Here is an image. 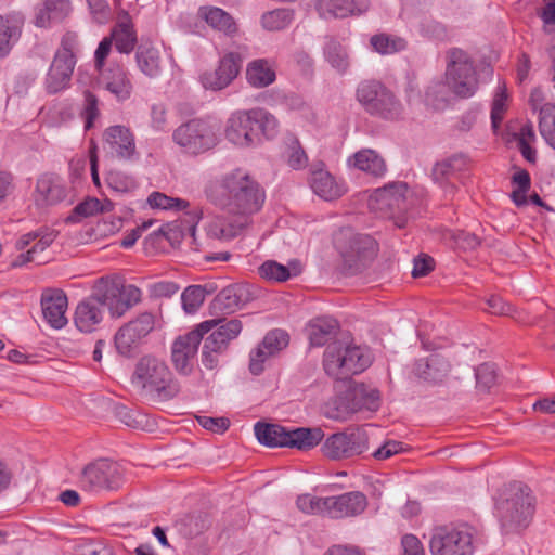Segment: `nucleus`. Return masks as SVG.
<instances>
[{
    "instance_id": "5fc2aeb1",
    "label": "nucleus",
    "mask_w": 555,
    "mask_h": 555,
    "mask_svg": "<svg viewBox=\"0 0 555 555\" xmlns=\"http://www.w3.org/2000/svg\"><path fill=\"white\" fill-rule=\"evenodd\" d=\"M325 56L332 67L336 70L343 73L348 68V56L340 44L334 41L328 42L325 49Z\"/></svg>"
},
{
    "instance_id": "ea45409f",
    "label": "nucleus",
    "mask_w": 555,
    "mask_h": 555,
    "mask_svg": "<svg viewBox=\"0 0 555 555\" xmlns=\"http://www.w3.org/2000/svg\"><path fill=\"white\" fill-rule=\"evenodd\" d=\"M296 506L304 514L330 518V496L304 493L297 496Z\"/></svg>"
},
{
    "instance_id": "7ed1b4c3",
    "label": "nucleus",
    "mask_w": 555,
    "mask_h": 555,
    "mask_svg": "<svg viewBox=\"0 0 555 555\" xmlns=\"http://www.w3.org/2000/svg\"><path fill=\"white\" fill-rule=\"evenodd\" d=\"M279 131L280 125L275 116L260 107L233 112L224 126L225 139L244 149L259 145L262 138L273 139Z\"/></svg>"
},
{
    "instance_id": "13d9d810",
    "label": "nucleus",
    "mask_w": 555,
    "mask_h": 555,
    "mask_svg": "<svg viewBox=\"0 0 555 555\" xmlns=\"http://www.w3.org/2000/svg\"><path fill=\"white\" fill-rule=\"evenodd\" d=\"M286 163L294 170L304 169L308 165V156L297 141L289 146L286 155Z\"/></svg>"
},
{
    "instance_id": "9d476101",
    "label": "nucleus",
    "mask_w": 555,
    "mask_h": 555,
    "mask_svg": "<svg viewBox=\"0 0 555 555\" xmlns=\"http://www.w3.org/2000/svg\"><path fill=\"white\" fill-rule=\"evenodd\" d=\"M474 541L475 529L469 526H439L433 529L428 544L431 555H473Z\"/></svg>"
},
{
    "instance_id": "39448f33",
    "label": "nucleus",
    "mask_w": 555,
    "mask_h": 555,
    "mask_svg": "<svg viewBox=\"0 0 555 555\" xmlns=\"http://www.w3.org/2000/svg\"><path fill=\"white\" fill-rule=\"evenodd\" d=\"M371 363L369 351L347 341H334L326 347L323 365L327 375L346 378L364 371Z\"/></svg>"
},
{
    "instance_id": "5701e85b",
    "label": "nucleus",
    "mask_w": 555,
    "mask_h": 555,
    "mask_svg": "<svg viewBox=\"0 0 555 555\" xmlns=\"http://www.w3.org/2000/svg\"><path fill=\"white\" fill-rule=\"evenodd\" d=\"M66 197V186L60 178L43 175L37 180L34 198L38 206L55 205Z\"/></svg>"
},
{
    "instance_id": "f3484780",
    "label": "nucleus",
    "mask_w": 555,
    "mask_h": 555,
    "mask_svg": "<svg viewBox=\"0 0 555 555\" xmlns=\"http://www.w3.org/2000/svg\"><path fill=\"white\" fill-rule=\"evenodd\" d=\"M241 69V57L233 52L220 59L216 69L207 70L201 76L206 90L220 91L232 83Z\"/></svg>"
},
{
    "instance_id": "2eb2a0df",
    "label": "nucleus",
    "mask_w": 555,
    "mask_h": 555,
    "mask_svg": "<svg viewBox=\"0 0 555 555\" xmlns=\"http://www.w3.org/2000/svg\"><path fill=\"white\" fill-rule=\"evenodd\" d=\"M370 435L363 427L328 436L322 444V453L330 460L358 456L369 450Z\"/></svg>"
},
{
    "instance_id": "f03ea898",
    "label": "nucleus",
    "mask_w": 555,
    "mask_h": 555,
    "mask_svg": "<svg viewBox=\"0 0 555 555\" xmlns=\"http://www.w3.org/2000/svg\"><path fill=\"white\" fill-rule=\"evenodd\" d=\"M141 300V291L126 284L117 275L98 279L92 286L90 298L78 304L74 322L80 332L90 333L103 320L100 306L107 308L112 318H120Z\"/></svg>"
},
{
    "instance_id": "9b49d317",
    "label": "nucleus",
    "mask_w": 555,
    "mask_h": 555,
    "mask_svg": "<svg viewBox=\"0 0 555 555\" xmlns=\"http://www.w3.org/2000/svg\"><path fill=\"white\" fill-rule=\"evenodd\" d=\"M412 204L413 197L404 182H393L377 189L369 199L372 210L387 214L398 228H403L406 224L408 220L401 215L408 211Z\"/></svg>"
},
{
    "instance_id": "680f3d73",
    "label": "nucleus",
    "mask_w": 555,
    "mask_h": 555,
    "mask_svg": "<svg viewBox=\"0 0 555 555\" xmlns=\"http://www.w3.org/2000/svg\"><path fill=\"white\" fill-rule=\"evenodd\" d=\"M85 108L82 116L85 119V128L89 130L94 120L99 117L98 99L89 91L85 92Z\"/></svg>"
},
{
    "instance_id": "ddd939ff",
    "label": "nucleus",
    "mask_w": 555,
    "mask_h": 555,
    "mask_svg": "<svg viewBox=\"0 0 555 555\" xmlns=\"http://www.w3.org/2000/svg\"><path fill=\"white\" fill-rule=\"evenodd\" d=\"M446 79L454 95L472 96L478 87L476 69L468 54L461 49L448 52Z\"/></svg>"
},
{
    "instance_id": "8fccbe9b",
    "label": "nucleus",
    "mask_w": 555,
    "mask_h": 555,
    "mask_svg": "<svg viewBox=\"0 0 555 555\" xmlns=\"http://www.w3.org/2000/svg\"><path fill=\"white\" fill-rule=\"evenodd\" d=\"M508 106V93L505 83H499L492 102L491 122L498 129Z\"/></svg>"
},
{
    "instance_id": "7c9ffc66",
    "label": "nucleus",
    "mask_w": 555,
    "mask_h": 555,
    "mask_svg": "<svg viewBox=\"0 0 555 555\" xmlns=\"http://www.w3.org/2000/svg\"><path fill=\"white\" fill-rule=\"evenodd\" d=\"M51 245H14V258L12 267H21L27 263L43 264L53 259Z\"/></svg>"
},
{
    "instance_id": "49530a36",
    "label": "nucleus",
    "mask_w": 555,
    "mask_h": 555,
    "mask_svg": "<svg viewBox=\"0 0 555 555\" xmlns=\"http://www.w3.org/2000/svg\"><path fill=\"white\" fill-rule=\"evenodd\" d=\"M153 209L181 211L190 207V203L183 198L171 197L162 192H152L146 199Z\"/></svg>"
},
{
    "instance_id": "774afa93",
    "label": "nucleus",
    "mask_w": 555,
    "mask_h": 555,
    "mask_svg": "<svg viewBox=\"0 0 555 555\" xmlns=\"http://www.w3.org/2000/svg\"><path fill=\"white\" fill-rule=\"evenodd\" d=\"M366 236L357 234L349 227H340L333 235L336 243H365Z\"/></svg>"
},
{
    "instance_id": "20e7f679",
    "label": "nucleus",
    "mask_w": 555,
    "mask_h": 555,
    "mask_svg": "<svg viewBox=\"0 0 555 555\" xmlns=\"http://www.w3.org/2000/svg\"><path fill=\"white\" fill-rule=\"evenodd\" d=\"M131 385L142 397L154 402L168 401L180 391L179 383L166 362L150 354L137 362Z\"/></svg>"
},
{
    "instance_id": "c85d7f7f",
    "label": "nucleus",
    "mask_w": 555,
    "mask_h": 555,
    "mask_svg": "<svg viewBox=\"0 0 555 555\" xmlns=\"http://www.w3.org/2000/svg\"><path fill=\"white\" fill-rule=\"evenodd\" d=\"M248 289L243 284H233L223 288L214 299L211 308L224 313L235 312L248 300Z\"/></svg>"
},
{
    "instance_id": "f8f14e48",
    "label": "nucleus",
    "mask_w": 555,
    "mask_h": 555,
    "mask_svg": "<svg viewBox=\"0 0 555 555\" xmlns=\"http://www.w3.org/2000/svg\"><path fill=\"white\" fill-rule=\"evenodd\" d=\"M217 325L216 320H207L195 328L177 336L171 344V362L178 374L189 376L194 370L198 347L206 333Z\"/></svg>"
},
{
    "instance_id": "2f4dec72",
    "label": "nucleus",
    "mask_w": 555,
    "mask_h": 555,
    "mask_svg": "<svg viewBox=\"0 0 555 555\" xmlns=\"http://www.w3.org/2000/svg\"><path fill=\"white\" fill-rule=\"evenodd\" d=\"M348 164L373 177H383L387 170L384 158L371 149H363L354 153L348 159Z\"/></svg>"
},
{
    "instance_id": "37998d69",
    "label": "nucleus",
    "mask_w": 555,
    "mask_h": 555,
    "mask_svg": "<svg viewBox=\"0 0 555 555\" xmlns=\"http://www.w3.org/2000/svg\"><path fill=\"white\" fill-rule=\"evenodd\" d=\"M294 13L289 9H276L266 12L261 16V25L269 31H279L291 25Z\"/></svg>"
},
{
    "instance_id": "3c124183",
    "label": "nucleus",
    "mask_w": 555,
    "mask_h": 555,
    "mask_svg": "<svg viewBox=\"0 0 555 555\" xmlns=\"http://www.w3.org/2000/svg\"><path fill=\"white\" fill-rule=\"evenodd\" d=\"M210 291H206L205 286L192 285L186 287L182 295V307L186 313H194L203 305L205 296Z\"/></svg>"
},
{
    "instance_id": "4c0bfd02",
    "label": "nucleus",
    "mask_w": 555,
    "mask_h": 555,
    "mask_svg": "<svg viewBox=\"0 0 555 555\" xmlns=\"http://www.w3.org/2000/svg\"><path fill=\"white\" fill-rule=\"evenodd\" d=\"M453 94L447 79L433 80L426 88L424 100L426 105L434 109H443L450 102Z\"/></svg>"
},
{
    "instance_id": "09e8293b",
    "label": "nucleus",
    "mask_w": 555,
    "mask_h": 555,
    "mask_svg": "<svg viewBox=\"0 0 555 555\" xmlns=\"http://www.w3.org/2000/svg\"><path fill=\"white\" fill-rule=\"evenodd\" d=\"M373 49L380 54H392L406 47L404 39L396 36L379 34L371 38Z\"/></svg>"
},
{
    "instance_id": "dca6fc26",
    "label": "nucleus",
    "mask_w": 555,
    "mask_h": 555,
    "mask_svg": "<svg viewBox=\"0 0 555 555\" xmlns=\"http://www.w3.org/2000/svg\"><path fill=\"white\" fill-rule=\"evenodd\" d=\"M80 481L88 491L116 490L124 482V469L115 462L101 459L83 468Z\"/></svg>"
},
{
    "instance_id": "393cba45",
    "label": "nucleus",
    "mask_w": 555,
    "mask_h": 555,
    "mask_svg": "<svg viewBox=\"0 0 555 555\" xmlns=\"http://www.w3.org/2000/svg\"><path fill=\"white\" fill-rule=\"evenodd\" d=\"M70 12L69 0H42L35 9L34 23L37 27L46 28L62 22Z\"/></svg>"
},
{
    "instance_id": "4be33fe9",
    "label": "nucleus",
    "mask_w": 555,
    "mask_h": 555,
    "mask_svg": "<svg viewBox=\"0 0 555 555\" xmlns=\"http://www.w3.org/2000/svg\"><path fill=\"white\" fill-rule=\"evenodd\" d=\"M369 0H315L314 8L322 18H344L367 11Z\"/></svg>"
},
{
    "instance_id": "79ce46f5",
    "label": "nucleus",
    "mask_w": 555,
    "mask_h": 555,
    "mask_svg": "<svg viewBox=\"0 0 555 555\" xmlns=\"http://www.w3.org/2000/svg\"><path fill=\"white\" fill-rule=\"evenodd\" d=\"M539 129L542 138L555 150V104L546 103L541 107Z\"/></svg>"
},
{
    "instance_id": "a18cd8bd",
    "label": "nucleus",
    "mask_w": 555,
    "mask_h": 555,
    "mask_svg": "<svg viewBox=\"0 0 555 555\" xmlns=\"http://www.w3.org/2000/svg\"><path fill=\"white\" fill-rule=\"evenodd\" d=\"M351 399L356 405H359V411L362 409L375 411L379 406V391L364 385H357L351 389Z\"/></svg>"
},
{
    "instance_id": "1a4fd4ad",
    "label": "nucleus",
    "mask_w": 555,
    "mask_h": 555,
    "mask_svg": "<svg viewBox=\"0 0 555 555\" xmlns=\"http://www.w3.org/2000/svg\"><path fill=\"white\" fill-rule=\"evenodd\" d=\"M496 514L502 526L514 530L528 526L534 511V499L528 489L512 488L496 502Z\"/></svg>"
},
{
    "instance_id": "e433bc0d",
    "label": "nucleus",
    "mask_w": 555,
    "mask_h": 555,
    "mask_svg": "<svg viewBox=\"0 0 555 555\" xmlns=\"http://www.w3.org/2000/svg\"><path fill=\"white\" fill-rule=\"evenodd\" d=\"M338 327L336 320L332 318H318L313 320L308 327L310 344L321 347L334 335Z\"/></svg>"
},
{
    "instance_id": "473e14b6",
    "label": "nucleus",
    "mask_w": 555,
    "mask_h": 555,
    "mask_svg": "<svg viewBox=\"0 0 555 555\" xmlns=\"http://www.w3.org/2000/svg\"><path fill=\"white\" fill-rule=\"evenodd\" d=\"M114 203L108 198L100 201L96 197H87L75 206L72 212L67 216L66 221L70 223H77L86 218L95 217L100 214L111 212L114 210Z\"/></svg>"
},
{
    "instance_id": "bf43d9fd",
    "label": "nucleus",
    "mask_w": 555,
    "mask_h": 555,
    "mask_svg": "<svg viewBox=\"0 0 555 555\" xmlns=\"http://www.w3.org/2000/svg\"><path fill=\"white\" fill-rule=\"evenodd\" d=\"M435 266L436 262L431 256L421 253L413 260L412 276H426L435 269Z\"/></svg>"
},
{
    "instance_id": "6e6d98bb",
    "label": "nucleus",
    "mask_w": 555,
    "mask_h": 555,
    "mask_svg": "<svg viewBox=\"0 0 555 555\" xmlns=\"http://www.w3.org/2000/svg\"><path fill=\"white\" fill-rule=\"evenodd\" d=\"M259 274L266 280L279 283L289 279L288 269L274 260L263 262L259 267Z\"/></svg>"
},
{
    "instance_id": "0e129e2a",
    "label": "nucleus",
    "mask_w": 555,
    "mask_h": 555,
    "mask_svg": "<svg viewBox=\"0 0 555 555\" xmlns=\"http://www.w3.org/2000/svg\"><path fill=\"white\" fill-rule=\"evenodd\" d=\"M401 555H425L423 543L414 534H404L401 538Z\"/></svg>"
},
{
    "instance_id": "69168bd1",
    "label": "nucleus",
    "mask_w": 555,
    "mask_h": 555,
    "mask_svg": "<svg viewBox=\"0 0 555 555\" xmlns=\"http://www.w3.org/2000/svg\"><path fill=\"white\" fill-rule=\"evenodd\" d=\"M197 422L203 428L218 434L225 431L230 425L225 417L198 416Z\"/></svg>"
},
{
    "instance_id": "58836bf2",
    "label": "nucleus",
    "mask_w": 555,
    "mask_h": 555,
    "mask_svg": "<svg viewBox=\"0 0 555 555\" xmlns=\"http://www.w3.org/2000/svg\"><path fill=\"white\" fill-rule=\"evenodd\" d=\"M359 411V405L351 399V390L345 396L337 397L324 406L326 417L336 421H346L350 415Z\"/></svg>"
},
{
    "instance_id": "423d86ee",
    "label": "nucleus",
    "mask_w": 555,
    "mask_h": 555,
    "mask_svg": "<svg viewBox=\"0 0 555 555\" xmlns=\"http://www.w3.org/2000/svg\"><path fill=\"white\" fill-rule=\"evenodd\" d=\"M255 435L261 444L267 447H288L299 450H310L318 446L324 437L321 428L286 429L278 424L257 423Z\"/></svg>"
},
{
    "instance_id": "6e6552de",
    "label": "nucleus",
    "mask_w": 555,
    "mask_h": 555,
    "mask_svg": "<svg viewBox=\"0 0 555 555\" xmlns=\"http://www.w3.org/2000/svg\"><path fill=\"white\" fill-rule=\"evenodd\" d=\"M220 127L210 119H192L179 126L172 139L190 154L206 152L218 144Z\"/></svg>"
},
{
    "instance_id": "c03bdc74",
    "label": "nucleus",
    "mask_w": 555,
    "mask_h": 555,
    "mask_svg": "<svg viewBox=\"0 0 555 555\" xmlns=\"http://www.w3.org/2000/svg\"><path fill=\"white\" fill-rule=\"evenodd\" d=\"M464 165L465 158L463 156H452L438 162L433 168V179L435 182L443 184L453 177L456 171L461 170Z\"/></svg>"
},
{
    "instance_id": "cd10ccee",
    "label": "nucleus",
    "mask_w": 555,
    "mask_h": 555,
    "mask_svg": "<svg viewBox=\"0 0 555 555\" xmlns=\"http://www.w3.org/2000/svg\"><path fill=\"white\" fill-rule=\"evenodd\" d=\"M217 325L216 330L206 338L205 347L207 349L214 350V352H221L227 347L228 344L236 338L242 331V323L237 319H231L229 321H221L215 319Z\"/></svg>"
},
{
    "instance_id": "338daca9",
    "label": "nucleus",
    "mask_w": 555,
    "mask_h": 555,
    "mask_svg": "<svg viewBox=\"0 0 555 555\" xmlns=\"http://www.w3.org/2000/svg\"><path fill=\"white\" fill-rule=\"evenodd\" d=\"M111 49L112 38H103L94 53V67L98 73H101L106 69L104 68L105 60L108 56Z\"/></svg>"
},
{
    "instance_id": "bb28decb",
    "label": "nucleus",
    "mask_w": 555,
    "mask_h": 555,
    "mask_svg": "<svg viewBox=\"0 0 555 555\" xmlns=\"http://www.w3.org/2000/svg\"><path fill=\"white\" fill-rule=\"evenodd\" d=\"M450 363L439 353L420 359L415 363L414 373L417 377L430 382H442L450 372Z\"/></svg>"
},
{
    "instance_id": "f704fd0d",
    "label": "nucleus",
    "mask_w": 555,
    "mask_h": 555,
    "mask_svg": "<svg viewBox=\"0 0 555 555\" xmlns=\"http://www.w3.org/2000/svg\"><path fill=\"white\" fill-rule=\"evenodd\" d=\"M276 78L274 64L266 59L254 60L246 68V79L255 88H264Z\"/></svg>"
},
{
    "instance_id": "f257e3e1",
    "label": "nucleus",
    "mask_w": 555,
    "mask_h": 555,
    "mask_svg": "<svg viewBox=\"0 0 555 555\" xmlns=\"http://www.w3.org/2000/svg\"><path fill=\"white\" fill-rule=\"evenodd\" d=\"M207 197L217 206L238 218L231 222L215 219L208 225V234L214 240H234L249 224L250 216L263 206L266 194L259 183L242 169L224 175L219 181L206 188Z\"/></svg>"
},
{
    "instance_id": "a878e982",
    "label": "nucleus",
    "mask_w": 555,
    "mask_h": 555,
    "mask_svg": "<svg viewBox=\"0 0 555 555\" xmlns=\"http://www.w3.org/2000/svg\"><path fill=\"white\" fill-rule=\"evenodd\" d=\"M310 185L313 192L325 201L337 199L343 196L347 190L343 181L337 180L323 168L312 170Z\"/></svg>"
},
{
    "instance_id": "72a5a7b5",
    "label": "nucleus",
    "mask_w": 555,
    "mask_h": 555,
    "mask_svg": "<svg viewBox=\"0 0 555 555\" xmlns=\"http://www.w3.org/2000/svg\"><path fill=\"white\" fill-rule=\"evenodd\" d=\"M23 17L20 14H0V57L5 56L18 40Z\"/></svg>"
},
{
    "instance_id": "c9c22d12",
    "label": "nucleus",
    "mask_w": 555,
    "mask_h": 555,
    "mask_svg": "<svg viewBox=\"0 0 555 555\" xmlns=\"http://www.w3.org/2000/svg\"><path fill=\"white\" fill-rule=\"evenodd\" d=\"M196 227L195 224H189L185 231L182 228V223L171 222L163 224L157 231H153L150 234L152 242L178 243L180 241L195 240Z\"/></svg>"
},
{
    "instance_id": "412c9836",
    "label": "nucleus",
    "mask_w": 555,
    "mask_h": 555,
    "mask_svg": "<svg viewBox=\"0 0 555 555\" xmlns=\"http://www.w3.org/2000/svg\"><path fill=\"white\" fill-rule=\"evenodd\" d=\"M367 507V498L360 491H350L330 496V518L357 517Z\"/></svg>"
},
{
    "instance_id": "b1692460",
    "label": "nucleus",
    "mask_w": 555,
    "mask_h": 555,
    "mask_svg": "<svg viewBox=\"0 0 555 555\" xmlns=\"http://www.w3.org/2000/svg\"><path fill=\"white\" fill-rule=\"evenodd\" d=\"M98 74L99 83L112 93L117 101H126L131 96L132 83L124 68L117 66Z\"/></svg>"
},
{
    "instance_id": "e2e57ef3",
    "label": "nucleus",
    "mask_w": 555,
    "mask_h": 555,
    "mask_svg": "<svg viewBox=\"0 0 555 555\" xmlns=\"http://www.w3.org/2000/svg\"><path fill=\"white\" fill-rule=\"evenodd\" d=\"M59 236V232L50 227H42L36 231L25 234L21 243H30L38 241V243H53Z\"/></svg>"
},
{
    "instance_id": "aec40b11",
    "label": "nucleus",
    "mask_w": 555,
    "mask_h": 555,
    "mask_svg": "<svg viewBox=\"0 0 555 555\" xmlns=\"http://www.w3.org/2000/svg\"><path fill=\"white\" fill-rule=\"evenodd\" d=\"M67 297L61 289L48 288L42 293V313L44 320L51 327L61 330L67 324Z\"/></svg>"
},
{
    "instance_id": "052dcab7",
    "label": "nucleus",
    "mask_w": 555,
    "mask_h": 555,
    "mask_svg": "<svg viewBox=\"0 0 555 555\" xmlns=\"http://www.w3.org/2000/svg\"><path fill=\"white\" fill-rule=\"evenodd\" d=\"M267 350L260 346V344L254 348L249 353V371L254 375H259L264 370V363L272 358L271 354H267Z\"/></svg>"
},
{
    "instance_id": "4468645a",
    "label": "nucleus",
    "mask_w": 555,
    "mask_h": 555,
    "mask_svg": "<svg viewBox=\"0 0 555 555\" xmlns=\"http://www.w3.org/2000/svg\"><path fill=\"white\" fill-rule=\"evenodd\" d=\"M155 317L143 312L122 324L114 335V347L117 353L132 358L155 328Z\"/></svg>"
},
{
    "instance_id": "6ab92c4d",
    "label": "nucleus",
    "mask_w": 555,
    "mask_h": 555,
    "mask_svg": "<svg viewBox=\"0 0 555 555\" xmlns=\"http://www.w3.org/2000/svg\"><path fill=\"white\" fill-rule=\"evenodd\" d=\"M75 66V57L69 50L59 51L51 64L46 80L49 93H57L68 87Z\"/></svg>"
},
{
    "instance_id": "de8ad7c7",
    "label": "nucleus",
    "mask_w": 555,
    "mask_h": 555,
    "mask_svg": "<svg viewBox=\"0 0 555 555\" xmlns=\"http://www.w3.org/2000/svg\"><path fill=\"white\" fill-rule=\"evenodd\" d=\"M112 42H115L116 49L120 53H129L133 50L137 42V36L131 25L127 23L118 24L112 31Z\"/></svg>"
},
{
    "instance_id": "4d7b16f0",
    "label": "nucleus",
    "mask_w": 555,
    "mask_h": 555,
    "mask_svg": "<svg viewBox=\"0 0 555 555\" xmlns=\"http://www.w3.org/2000/svg\"><path fill=\"white\" fill-rule=\"evenodd\" d=\"M476 380L477 386L487 391L489 390L496 380L495 369L492 364L483 363L476 369Z\"/></svg>"
},
{
    "instance_id": "0eeeda50",
    "label": "nucleus",
    "mask_w": 555,
    "mask_h": 555,
    "mask_svg": "<svg viewBox=\"0 0 555 555\" xmlns=\"http://www.w3.org/2000/svg\"><path fill=\"white\" fill-rule=\"evenodd\" d=\"M357 99L371 115L390 121H396L403 117L404 108L402 103L395 93L380 81H362L357 89Z\"/></svg>"
},
{
    "instance_id": "c756f323",
    "label": "nucleus",
    "mask_w": 555,
    "mask_h": 555,
    "mask_svg": "<svg viewBox=\"0 0 555 555\" xmlns=\"http://www.w3.org/2000/svg\"><path fill=\"white\" fill-rule=\"evenodd\" d=\"M197 16L205 21L212 29L233 36L237 33L234 18L223 9L212 5H203L197 11Z\"/></svg>"
},
{
    "instance_id": "a19ab883",
    "label": "nucleus",
    "mask_w": 555,
    "mask_h": 555,
    "mask_svg": "<svg viewBox=\"0 0 555 555\" xmlns=\"http://www.w3.org/2000/svg\"><path fill=\"white\" fill-rule=\"evenodd\" d=\"M139 69L149 77H156L160 73L159 51L154 47L141 46L137 51Z\"/></svg>"
},
{
    "instance_id": "864d4df0",
    "label": "nucleus",
    "mask_w": 555,
    "mask_h": 555,
    "mask_svg": "<svg viewBox=\"0 0 555 555\" xmlns=\"http://www.w3.org/2000/svg\"><path fill=\"white\" fill-rule=\"evenodd\" d=\"M107 185L115 192L128 193L137 189L135 179L121 171H109L106 177Z\"/></svg>"
},
{
    "instance_id": "a211bd4d",
    "label": "nucleus",
    "mask_w": 555,
    "mask_h": 555,
    "mask_svg": "<svg viewBox=\"0 0 555 555\" xmlns=\"http://www.w3.org/2000/svg\"><path fill=\"white\" fill-rule=\"evenodd\" d=\"M103 143L104 149L118 159L131 160L137 154L134 134L126 126L116 125L105 129Z\"/></svg>"
},
{
    "instance_id": "603ef678",
    "label": "nucleus",
    "mask_w": 555,
    "mask_h": 555,
    "mask_svg": "<svg viewBox=\"0 0 555 555\" xmlns=\"http://www.w3.org/2000/svg\"><path fill=\"white\" fill-rule=\"evenodd\" d=\"M289 341L288 335L282 330L269 332L260 343L267 351V354L276 356L281 350L287 347Z\"/></svg>"
}]
</instances>
